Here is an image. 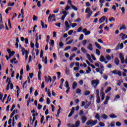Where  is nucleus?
<instances>
[{"mask_svg": "<svg viewBox=\"0 0 127 127\" xmlns=\"http://www.w3.org/2000/svg\"><path fill=\"white\" fill-rule=\"evenodd\" d=\"M98 124V120L93 121L92 119L89 120L86 122L87 126H91V127H94V126H96Z\"/></svg>", "mask_w": 127, "mask_h": 127, "instance_id": "1", "label": "nucleus"}, {"mask_svg": "<svg viewBox=\"0 0 127 127\" xmlns=\"http://www.w3.org/2000/svg\"><path fill=\"white\" fill-rule=\"evenodd\" d=\"M100 84L99 79L92 80L91 81V85L94 89H97V86Z\"/></svg>", "mask_w": 127, "mask_h": 127, "instance_id": "2", "label": "nucleus"}, {"mask_svg": "<svg viewBox=\"0 0 127 127\" xmlns=\"http://www.w3.org/2000/svg\"><path fill=\"white\" fill-rule=\"evenodd\" d=\"M85 13H88V14L86 15V18H89L91 17V15L93 14V11L91 10L90 7H87L85 9Z\"/></svg>", "mask_w": 127, "mask_h": 127, "instance_id": "3", "label": "nucleus"}, {"mask_svg": "<svg viewBox=\"0 0 127 127\" xmlns=\"http://www.w3.org/2000/svg\"><path fill=\"white\" fill-rule=\"evenodd\" d=\"M100 96H101V100L102 101H104L105 100V92L103 91V88H102V90L100 92Z\"/></svg>", "mask_w": 127, "mask_h": 127, "instance_id": "4", "label": "nucleus"}, {"mask_svg": "<svg viewBox=\"0 0 127 127\" xmlns=\"http://www.w3.org/2000/svg\"><path fill=\"white\" fill-rule=\"evenodd\" d=\"M112 74H117L121 77L122 76V71L121 70H114L112 71Z\"/></svg>", "mask_w": 127, "mask_h": 127, "instance_id": "5", "label": "nucleus"}, {"mask_svg": "<svg viewBox=\"0 0 127 127\" xmlns=\"http://www.w3.org/2000/svg\"><path fill=\"white\" fill-rule=\"evenodd\" d=\"M106 20V16H103L102 17H101L99 20V22L100 23H103L104 21Z\"/></svg>", "mask_w": 127, "mask_h": 127, "instance_id": "6", "label": "nucleus"}, {"mask_svg": "<svg viewBox=\"0 0 127 127\" xmlns=\"http://www.w3.org/2000/svg\"><path fill=\"white\" fill-rule=\"evenodd\" d=\"M74 112H75V108L72 107L70 113L68 115V118H71V117H72L73 114H74Z\"/></svg>", "mask_w": 127, "mask_h": 127, "instance_id": "7", "label": "nucleus"}, {"mask_svg": "<svg viewBox=\"0 0 127 127\" xmlns=\"http://www.w3.org/2000/svg\"><path fill=\"white\" fill-rule=\"evenodd\" d=\"M81 123H82V124H85V123L87 122V117L86 116H82L81 118Z\"/></svg>", "mask_w": 127, "mask_h": 127, "instance_id": "8", "label": "nucleus"}, {"mask_svg": "<svg viewBox=\"0 0 127 127\" xmlns=\"http://www.w3.org/2000/svg\"><path fill=\"white\" fill-rule=\"evenodd\" d=\"M87 49L90 51H93V44L89 43L87 46Z\"/></svg>", "mask_w": 127, "mask_h": 127, "instance_id": "9", "label": "nucleus"}, {"mask_svg": "<svg viewBox=\"0 0 127 127\" xmlns=\"http://www.w3.org/2000/svg\"><path fill=\"white\" fill-rule=\"evenodd\" d=\"M99 61L100 62H104V61H106V59L105 58V57L104 56H101L99 58Z\"/></svg>", "mask_w": 127, "mask_h": 127, "instance_id": "10", "label": "nucleus"}, {"mask_svg": "<svg viewBox=\"0 0 127 127\" xmlns=\"http://www.w3.org/2000/svg\"><path fill=\"white\" fill-rule=\"evenodd\" d=\"M77 85H78L77 82H76V81H74L72 84V89L73 90H75V89H76V88H77Z\"/></svg>", "mask_w": 127, "mask_h": 127, "instance_id": "11", "label": "nucleus"}, {"mask_svg": "<svg viewBox=\"0 0 127 127\" xmlns=\"http://www.w3.org/2000/svg\"><path fill=\"white\" fill-rule=\"evenodd\" d=\"M115 63L117 65H119L120 64V60L118 58L115 59Z\"/></svg>", "mask_w": 127, "mask_h": 127, "instance_id": "12", "label": "nucleus"}, {"mask_svg": "<svg viewBox=\"0 0 127 127\" xmlns=\"http://www.w3.org/2000/svg\"><path fill=\"white\" fill-rule=\"evenodd\" d=\"M15 112L16 113H17V110H13L12 113L10 114V119H11L13 117V116H14V115L15 114Z\"/></svg>", "mask_w": 127, "mask_h": 127, "instance_id": "13", "label": "nucleus"}, {"mask_svg": "<svg viewBox=\"0 0 127 127\" xmlns=\"http://www.w3.org/2000/svg\"><path fill=\"white\" fill-rule=\"evenodd\" d=\"M109 100H110V96H107L106 98V100L104 102V105H107L108 104V103L109 102Z\"/></svg>", "mask_w": 127, "mask_h": 127, "instance_id": "14", "label": "nucleus"}, {"mask_svg": "<svg viewBox=\"0 0 127 127\" xmlns=\"http://www.w3.org/2000/svg\"><path fill=\"white\" fill-rule=\"evenodd\" d=\"M74 126H75V127H80V121L78 120V121H76L74 124Z\"/></svg>", "mask_w": 127, "mask_h": 127, "instance_id": "15", "label": "nucleus"}, {"mask_svg": "<svg viewBox=\"0 0 127 127\" xmlns=\"http://www.w3.org/2000/svg\"><path fill=\"white\" fill-rule=\"evenodd\" d=\"M109 117L111 119H117V118H118V116L115 114H111L109 115Z\"/></svg>", "mask_w": 127, "mask_h": 127, "instance_id": "16", "label": "nucleus"}, {"mask_svg": "<svg viewBox=\"0 0 127 127\" xmlns=\"http://www.w3.org/2000/svg\"><path fill=\"white\" fill-rule=\"evenodd\" d=\"M122 29H123L124 30H125V29H127V27H126V25H122V26L120 28L119 30H122Z\"/></svg>", "mask_w": 127, "mask_h": 127, "instance_id": "17", "label": "nucleus"}, {"mask_svg": "<svg viewBox=\"0 0 127 127\" xmlns=\"http://www.w3.org/2000/svg\"><path fill=\"white\" fill-rule=\"evenodd\" d=\"M111 90H112V87H108L107 89L105 90V94H108L109 92L111 91Z\"/></svg>", "mask_w": 127, "mask_h": 127, "instance_id": "18", "label": "nucleus"}, {"mask_svg": "<svg viewBox=\"0 0 127 127\" xmlns=\"http://www.w3.org/2000/svg\"><path fill=\"white\" fill-rule=\"evenodd\" d=\"M35 46H36V48H39V44L38 43V38L36 39Z\"/></svg>", "mask_w": 127, "mask_h": 127, "instance_id": "19", "label": "nucleus"}, {"mask_svg": "<svg viewBox=\"0 0 127 127\" xmlns=\"http://www.w3.org/2000/svg\"><path fill=\"white\" fill-rule=\"evenodd\" d=\"M91 102H89L88 104L84 106V109H85V110H87V109H88V108H89L91 105Z\"/></svg>", "mask_w": 127, "mask_h": 127, "instance_id": "20", "label": "nucleus"}, {"mask_svg": "<svg viewBox=\"0 0 127 127\" xmlns=\"http://www.w3.org/2000/svg\"><path fill=\"white\" fill-rule=\"evenodd\" d=\"M81 51H82V52L83 53H84V54H86V53H87V50H86V49L84 47H82L81 48Z\"/></svg>", "mask_w": 127, "mask_h": 127, "instance_id": "21", "label": "nucleus"}, {"mask_svg": "<svg viewBox=\"0 0 127 127\" xmlns=\"http://www.w3.org/2000/svg\"><path fill=\"white\" fill-rule=\"evenodd\" d=\"M95 46H96L97 48L98 49H102V47H101V46L100 45V44H98V42H96L95 43Z\"/></svg>", "mask_w": 127, "mask_h": 127, "instance_id": "22", "label": "nucleus"}, {"mask_svg": "<svg viewBox=\"0 0 127 127\" xmlns=\"http://www.w3.org/2000/svg\"><path fill=\"white\" fill-rule=\"evenodd\" d=\"M95 119H96L99 121H101V119L100 118V115H99V113H96L95 115Z\"/></svg>", "mask_w": 127, "mask_h": 127, "instance_id": "23", "label": "nucleus"}, {"mask_svg": "<svg viewBox=\"0 0 127 127\" xmlns=\"http://www.w3.org/2000/svg\"><path fill=\"white\" fill-rule=\"evenodd\" d=\"M101 118H102L103 120H107L108 119V115L106 114H103L101 116Z\"/></svg>", "mask_w": 127, "mask_h": 127, "instance_id": "24", "label": "nucleus"}, {"mask_svg": "<svg viewBox=\"0 0 127 127\" xmlns=\"http://www.w3.org/2000/svg\"><path fill=\"white\" fill-rule=\"evenodd\" d=\"M11 81L9 80L8 82V84L7 85V86L6 87V91H8L9 90V85H10Z\"/></svg>", "mask_w": 127, "mask_h": 127, "instance_id": "25", "label": "nucleus"}, {"mask_svg": "<svg viewBox=\"0 0 127 127\" xmlns=\"http://www.w3.org/2000/svg\"><path fill=\"white\" fill-rule=\"evenodd\" d=\"M105 58H106L107 60L108 61H110V60H112V57L110 55H107L105 57Z\"/></svg>", "mask_w": 127, "mask_h": 127, "instance_id": "26", "label": "nucleus"}, {"mask_svg": "<svg viewBox=\"0 0 127 127\" xmlns=\"http://www.w3.org/2000/svg\"><path fill=\"white\" fill-rule=\"evenodd\" d=\"M119 58L120 60H121L122 59H124L125 58V57L124 56V55H123L122 53H120L119 54Z\"/></svg>", "mask_w": 127, "mask_h": 127, "instance_id": "27", "label": "nucleus"}, {"mask_svg": "<svg viewBox=\"0 0 127 127\" xmlns=\"http://www.w3.org/2000/svg\"><path fill=\"white\" fill-rule=\"evenodd\" d=\"M96 53L98 56H100V55H101V52H100V50H99V49H96Z\"/></svg>", "mask_w": 127, "mask_h": 127, "instance_id": "28", "label": "nucleus"}, {"mask_svg": "<svg viewBox=\"0 0 127 127\" xmlns=\"http://www.w3.org/2000/svg\"><path fill=\"white\" fill-rule=\"evenodd\" d=\"M65 25L66 28H70V26L69 25V23L67 21L65 22Z\"/></svg>", "mask_w": 127, "mask_h": 127, "instance_id": "29", "label": "nucleus"}, {"mask_svg": "<svg viewBox=\"0 0 127 127\" xmlns=\"http://www.w3.org/2000/svg\"><path fill=\"white\" fill-rule=\"evenodd\" d=\"M96 97H97L96 102L97 103L99 104V103H101V98H100V96H96Z\"/></svg>", "mask_w": 127, "mask_h": 127, "instance_id": "30", "label": "nucleus"}, {"mask_svg": "<svg viewBox=\"0 0 127 127\" xmlns=\"http://www.w3.org/2000/svg\"><path fill=\"white\" fill-rule=\"evenodd\" d=\"M109 21H110V22H112V21H116V19H115L114 17H112L109 19Z\"/></svg>", "mask_w": 127, "mask_h": 127, "instance_id": "31", "label": "nucleus"}, {"mask_svg": "<svg viewBox=\"0 0 127 127\" xmlns=\"http://www.w3.org/2000/svg\"><path fill=\"white\" fill-rule=\"evenodd\" d=\"M90 91L86 90L84 92V96H88V95H90Z\"/></svg>", "mask_w": 127, "mask_h": 127, "instance_id": "32", "label": "nucleus"}, {"mask_svg": "<svg viewBox=\"0 0 127 127\" xmlns=\"http://www.w3.org/2000/svg\"><path fill=\"white\" fill-rule=\"evenodd\" d=\"M65 74L66 75H69L70 74V70L68 69L67 67L65 68Z\"/></svg>", "mask_w": 127, "mask_h": 127, "instance_id": "33", "label": "nucleus"}, {"mask_svg": "<svg viewBox=\"0 0 127 127\" xmlns=\"http://www.w3.org/2000/svg\"><path fill=\"white\" fill-rule=\"evenodd\" d=\"M71 7H72V9L74 10L77 11L78 10V8L75 6L74 5H71Z\"/></svg>", "mask_w": 127, "mask_h": 127, "instance_id": "34", "label": "nucleus"}, {"mask_svg": "<svg viewBox=\"0 0 127 127\" xmlns=\"http://www.w3.org/2000/svg\"><path fill=\"white\" fill-rule=\"evenodd\" d=\"M14 54H15V52L14 51H12V52L9 54V56L11 58L13 55H14Z\"/></svg>", "mask_w": 127, "mask_h": 127, "instance_id": "35", "label": "nucleus"}, {"mask_svg": "<svg viewBox=\"0 0 127 127\" xmlns=\"http://www.w3.org/2000/svg\"><path fill=\"white\" fill-rule=\"evenodd\" d=\"M82 45H83V46H85L87 44V40H84L82 42Z\"/></svg>", "mask_w": 127, "mask_h": 127, "instance_id": "36", "label": "nucleus"}, {"mask_svg": "<svg viewBox=\"0 0 127 127\" xmlns=\"http://www.w3.org/2000/svg\"><path fill=\"white\" fill-rule=\"evenodd\" d=\"M64 86L66 87V88H69V83H68L67 81L65 82Z\"/></svg>", "mask_w": 127, "mask_h": 127, "instance_id": "37", "label": "nucleus"}, {"mask_svg": "<svg viewBox=\"0 0 127 127\" xmlns=\"http://www.w3.org/2000/svg\"><path fill=\"white\" fill-rule=\"evenodd\" d=\"M38 19V18L36 15H34L33 17V21H36Z\"/></svg>", "mask_w": 127, "mask_h": 127, "instance_id": "38", "label": "nucleus"}, {"mask_svg": "<svg viewBox=\"0 0 127 127\" xmlns=\"http://www.w3.org/2000/svg\"><path fill=\"white\" fill-rule=\"evenodd\" d=\"M76 94H80L81 93V89L80 88H77L76 90Z\"/></svg>", "mask_w": 127, "mask_h": 127, "instance_id": "39", "label": "nucleus"}, {"mask_svg": "<svg viewBox=\"0 0 127 127\" xmlns=\"http://www.w3.org/2000/svg\"><path fill=\"white\" fill-rule=\"evenodd\" d=\"M116 125L117 127H121L122 126V123L120 122H117Z\"/></svg>", "mask_w": 127, "mask_h": 127, "instance_id": "40", "label": "nucleus"}, {"mask_svg": "<svg viewBox=\"0 0 127 127\" xmlns=\"http://www.w3.org/2000/svg\"><path fill=\"white\" fill-rule=\"evenodd\" d=\"M84 38V35L81 34L79 38V40H82Z\"/></svg>", "mask_w": 127, "mask_h": 127, "instance_id": "41", "label": "nucleus"}, {"mask_svg": "<svg viewBox=\"0 0 127 127\" xmlns=\"http://www.w3.org/2000/svg\"><path fill=\"white\" fill-rule=\"evenodd\" d=\"M69 49H71V46H67V47H66L64 49V51H67L69 50Z\"/></svg>", "mask_w": 127, "mask_h": 127, "instance_id": "42", "label": "nucleus"}, {"mask_svg": "<svg viewBox=\"0 0 127 127\" xmlns=\"http://www.w3.org/2000/svg\"><path fill=\"white\" fill-rule=\"evenodd\" d=\"M8 25L10 28H11V24L10 23V19H9L8 20Z\"/></svg>", "mask_w": 127, "mask_h": 127, "instance_id": "43", "label": "nucleus"}, {"mask_svg": "<svg viewBox=\"0 0 127 127\" xmlns=\"http://www.w3.org/2000/svg\"><path fill=\"white\" fill-rule=\"evenodd\" d=\"M99 126H100V127H105V123H104L103 122H100Z\"/></svg>", "mask_w": 127, "mask_h": 127, "instance_id": "44", "label": "nucleus"}, {"mask_svg": "<svg viewBox=\"0 0 127 127\" xmlns=\"http://www.w3.org/2000/svg\"><path fill=\"white\" fill-rule=\"evenodd\" d=\"M86 58H87V59H88V60H91V56L89 54H86Z\"/></svg>", "mask_w": 127, "mask_h": 127, "instance_id": "45", "label": "nucleus"}, {"mask_svg": "<svg viewBox=\"0 0 127 127\" xmlns=\"http://www.w3.org/2000/svg\"><path fill=\"white\" fill-rule=\"evenodd\" d=\"M73 41H74V40L71 39L69 41H68V42L66 43V44L68 45L69 44H71V43H72L73 42Z\"/></svg>", "mask_w": 127, "mask_h": 127, "instance_id": "46", "label": "nucleus"}, {"mask_svg": "<svg viewBox=\"0 0 127 127\" xmlns=\"http://www.w3.org/2000/svg\"><path fill=\"white\" fill-rule=\"evenodd\" d=\"M77 50H78V48H77V47H74L73 48V49H72L71 51L72 52H74L75 51H77Z\"/></svg>", "mask_w": 127, "mask_h": 127, "instance_id": "47", "label": "nucleus"}, {"mask_svg": "<svg viewBox=\"0 0 127 127\" xmlns=\"http://www.w3.org/2000/svg\"><path fill=\"white\" fill-rule=\"evenodd\" d=\"M127 38H126V34H123V35L121 37V39L122 40H125V39H126Z\"/></svg>", "mask_w": 127, "mask_h": 127, "instance_id": "48", "label": "nucleus"}, {"mask_svg": "<svg viewBox=\"0 0 127 127\" xmlns=\"http://www.w3.org/2000/svg\"><path fill=\"white\" fill-rule=\"evenodd\" d=\"M13 5H14V2H13L11 3H10V2H9L8 4V6H13Z\"/></svg>", "mask_w": 127, "mask_h": 127, "instance_id": "49", "label": "nucleus"}, {"mask_svg": "<svg viewBox=\"0 0 127 127\" xmlns=\"http://www.w3.org/2000/svg\"><path fill=\"white\" fill-rule=\"evenodd\" d=\"M82 29H83V28H82V27H79V28L77 29V32H81V31H82Z\"/></svg>", "mask_w": 127, "mask_h": 127, "instance_id": "50", "label": "nucleus"}, {"mask_svg": "<svg viewBox=\"0 0 127 127\" xmlns=\"http://www.w3.org/2000/svg\"><path fill=\"white\" fill-rule=\"evenodd\" d=\"M91 34V31H86V33H85V34H84V35H85L86 36H87V35H89V34Z\"/></svg>", "mask_w": 127, "mask_h": 127, "instance_id": "51", "label": "nucleus"}, {"mask_svg": "<svg viewBox=\"0 0 127 127\" xmlns=\"http://www.w3.org/2000/svg\"><path fill=\"white\" fill-rule=\"evenodd\" d=\"M55 25L59 27H61V23H55Z\"/></svg>", "mask_w": 127, "mask_h": 127, "instance_id": "52", "label": "nucleus"}, {"mask_svg": "<svg viewBox=\"0 0 127 127\" xmlns=\"http://www.w3.org/2000/svg\"><path fill=\"white\" fill-rule=\"evenodd\" d=\"M59 12V8H58L53 11L54 13H58Z\"/></svg>", "mask_w": 127, "mask_h": 127, "instance_id": "53", "label": "nucleus"}, {"mask_svg": "<svg viewBox=\"0 0 127 127\" xmlns=\"http://www.w3.org/2000/svg\"><path fill=\"white\" fill-rule=\"evenodd\" d=\"M45 82H47V83H48V82H49V79H48V77H47L46 76H45Z\"/></svg>", "mask_w": 127, "mask_h": 127, "instance_id": "54", "label": "nucleus"}, {"mask_svg": "<svg viewBox=\"0 0 127 127\" xmlns=\"http://www.w3.org/2000/svg\"><path fill=\"white\" fill-rule=\"evenodd\" d=\"M72 33H73V30H70L68 32V35H72Z\"/></svg>", "mask_w": 127, "mask_h": 127, "instance_id": "55", "label": "nucleus"}, {"mask_svg": "<svg viewBox=\"0 0 127 127\" xmlns=\"http://www.w3.org/2000/svg\"><path fill=\"white\" fill-rule=\"evenodd\" d=\"M85 5L86 6H87V7L91 6V3H90V2H86L85 3Z\"/></svg>", "mask_w": 127, "mask_h": 127, "instance_id": "56", "label": "nucleus"}, {"mask_svg": "<svg viewBox=\"0 0 127 127\" xmlns=\"http://www.w3.org/2000/svg\"><path fill=\"white\" fill-rule=\"evenodd\" d=\"M103 78L105 79V80L108 79V74H104L103 75Z\"/></svg>", "mask_w": 127, "mask_h": 127, "instance_id": "57", "label": "nucleus"}, {"mask_svg": "<svg viewBox=\"0 0 127 127\" xmlns=\"http://www.w3.org/2000/svg\"><path fill=\"white\" fill-rule=\"evenodd\" d=\"M79 69H80V67H78V66H76V67H74L73 68V70L74 71H78L79 70Z\"/></svg>", "mask_w": 127, "mask_h": 127, "instance_id": "58", "label": "nucleus"}, {"mask_svg": "<svg viewBox=\"0 0 127 127\" xmlns=\"http://www.w3.org/2000/svg\"><path fill=\"white\" fill-rule=\"evenodd\" d=\"M42 108V105H41V104L38 105V110H41Z\"/></svg>", "mask_w": 127, "mask_h": 127, "instance_id": "59", "label": "nucleus"}, {"mask_svg": "<svg viewBox=\"0 0 127 127\" xmlns=\"http://www.w3.org/2000/svg\"><path fill=\"white\" fill-rule=\"evenodd\" d=\"M47 104L49 105L50 104V99L49 98H47Z\"/></svg>", "mask_w": 127, "mask_h": 127, "instance_id": "60", "label": "nucleus"}, {"mask_svg": "<svg viewBox=\"0 0 127 127\" xmlns=\"http://www.w3.org/2000/svg\"><path fill=\"white\" fill-rule=\"evenodd\" d=\"M50 45H51V46H53V45H54V40H51Z\"/></svg>", "mask_w": 127, "mask_h": 127, "instance_id": "61", "label": "nucleus"}, {"mask_svg": "<svg viewBox=\"0 0 127 127\" xmlns=\"http://www.w3.org/2000/svg\"><path fill=\"white\" fill-rule=\"evenodd\" d=\"M110 127H115V122H112L110 124Z\"/></svg>", "mask_w": 127, "mask_h": 127, "instance_id": "62", "label": "nucleus"}, {"mask_svg": "<svg viewBox=\"0 0 127 127\" xmlns=\"http://www.w3.org/2000/svg\"><path fill=\"white\" fill-rule=\"evenodd\" d=\"M41 25H42V28H45V27L44 26V22L41 21Z\"/></svg>", "mask_w": 127, "mask_h": 127, "instance_id": "63", "label": "nucleus"}, {"mask_svg": "<svg viewBox=\"0 0 127 127\" xmlns=\"http://www.w3.org/2000/svg\"><path fill=\"white\" fill-rule=\"evenodd\" d=\"M117 85L118 86H121L122 85V82L120 80L117 81Z\"/></svg>", "mask_w": 127, "mask_h": 127, "instance_id": "64", "label": "nucleus"}]
</instances>
